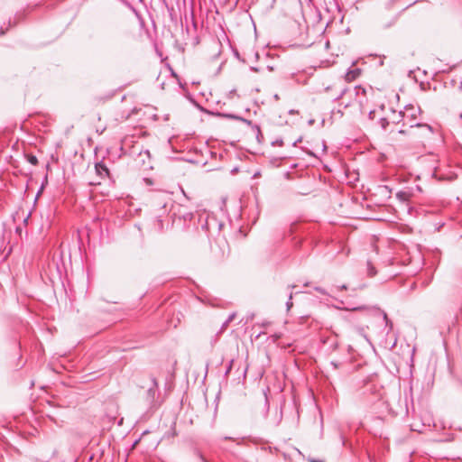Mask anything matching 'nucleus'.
Returning a JSON list of instances; mask_svg holds the SVG:
<instances>
[{
	"label": "nucleus",
	"instance_id": "1",
	"mask_svg": "<svg viewBox=\"0 0 462 462\" xmlns=\"http://www.w3.org/2000/svg\"><path fill=\"white\" fill-rule=\"evenodd\" d=\"M154 203L161 209H163L164 212L167 210L169 207H171V210H173V217L182 218L184 221H189L193 217L192 212H188L185 210H181L182 206L177 205L174 207L172 205V199L168 194H162L157 196L154 199Z\"/></svg>",
	"mask_w": 462,
	"mask_h": 462
},
{
	"label": "nucleus",
	"instance_id": "2",
	"mask_svg": "<svg viewBox=\"0 0 462 462\" xmlns=\"http://www.w3.org/2000/svg\"><path fill=\"white\" fill-rule=\"evenodd\" d=\"M420 114V106L413 105H407L403 111H399L398 116L404 118L410 127H426L430 132H432V127L428 124H420L416 122L418 116Z\"/></svg>",
	"mask_w": 462,
	"mask_h": 462
},
{
	"label": "nucleus",
	"instance_id": "3",
	"mask_svg": "<svg viewBox=\"0 0 462 462\" xmlns=\"http://www.w3.org/2000/svg\"><path fill=\"white\" fill-rule=\"evenodd\" d=\"M159 394L158 383L155 378H152V384L146 392V400L149 403H153Z\"/></svg>",
	"mask_w": 462,
	"mask_h": 462
},
{
	"label": "nucleus",
	"instance_id": "4",
	"mask_svg": "<svg viewBox=\"0 0 462 462\" xmlns=\"http://www.w3.org/2000/svg\"><path fill=\"white\" fill-rule=\"evenodd\" d=\"M95 170L97 174L101 178L104 179L105 177L110 178V171L103 162H97L95 164Z\"/></svg>",
	"mask_w": 462,
	"mask_h": 462
},
{
	"label": "nucleus",
	"instance_id": "5",
	"mask_svg": "<svg viewBox=\"0 0 462 462\" xmlns=\"http://www.w3.org/2000/svg\"><path fill=\"white\" fill-rule=\"evenodd\" d=\"M237 120L242 121L243 123L246 124L247 125L251 126L252 129L256 134V138L259 139L260 136L262 137L261 128L258 125L254 124L251 120L245 119L244 117L238 118ZM260 142V140H258Z\"/></svg>",
	"mask_w": 462,
	"mask_h": 462
},
{
	"label": "nucleus",
	"instance_id": "6",
	"mask_svg": "<svg viewBox=\"0 0 462 462\" xmlns=\"http://www.w3.org/2000/svg\"><path fill=\"white\" fill-rule=\"evenodd\" d=\"M376 311L381 314L383 316V320L385 321V326L389 328V331L392 330L393 328V323L392 321L388 319V316L387 314L385 313V311L382 310L381 309L377 308L376 309Z\"/></svg>",
	"mask_w": 462,
	"mask_h": 462
},
{
	"label": "nucleus",
	"instance_id": "7",
	"mask_svg": "<svg viewBox=\"0 0 462 462\" xmlns=\"http://www.w3.org/2000/svg\"><path fill=\"white\" fill-rule=\"evenodd\" d=\"M409 193L406 192V191H399L397 192L396 194V198L401 201V202H406L408 199H409Z\"/></svg>",
	"mask_w": 462,
	"mask_h": 462
},
{
	"label": "nucleus",
	"instance_id": "8",
	"mask_svg": "<svg viewBox=\"0 0 462 462\" xmlns=\"http://www.w3.org/2000/svg\"><path fill=\"white\" fill-rule=\"evenodd\" d=\"M235 317H236V313L235 312L231 313L228 316V318L223 322V324H222V326L220 328V331L221 332L224 331L226 328L228 324L235 319Z\"/></svg>",
	"mask_w": 462,
	"mask_h": 462
},
{
	"label": "nucleus",
	"instance_id": "9",
	"mask_svg": "<svg viewBox=\"0 0 462 462\" xmlns=\"http://www.w3.org/2000/svg\"><path fill=\"white\" fill-rule=\"evenodd\" d=\"M43 0H25L28 8H34L42 5Z\"/></svg>",
	"mask_w": 462,
	"mask_h": 462
},
{
	"label": "nucleus",
	"instance_id": "10",
	"mask_svg": "<svg viewBox=\"0 0 462 462\" xmlns=\"http://www.w3.org/2000/svg\"><path fill=\"white\" fill-rule=\"evenodd\" d=\"M25 158L29 163L32 165H37L38 164V159L34 154H25Z\"/></svg>",
	"mask_w": 462,
	"mask_h": 462
},
{
	"label": "nucleus",
	"instance_id": "11",
	"mask_svg": "<svg viewBox=\"0 0 462 462\" xmlns=\"http://www.w3.org/2000/svg\"><path fill=\"white\" fill-rule=\"evenodd\" d=\"M367 273H368V275L371 277H373L376 274V270L372 265V263L370 262H367Z\"/></svg>",
	"mask_w": 462,
	"mask_h": 462
},
{
	"label": "nucleus",
	"instance_id": "12",
	"mask_svg": "<svg viewBox=\"0 0 462 462\" xmlns=\"http://www.w3.org/2000/svg\"><path fill=\"white\" fill-rule=\"evenodd\" d=\"M217 116H222V117H225V118H231V119H235V120H237L238 118H240L239 116H236V115H233V114H222V113H218Z\"/></svg>",
	"mask_w": 462,
	"mask_h": 462
},
{
	"label": "nucleus",
	"instance_id": "13",
	"mask_svg": "<svg viewBox=\"0 0 462 462\" xmlns=\"http://www.w3.org/2000/svg\"><path fill=\"white\" fill-rule=\"evenodd\" d=\"M380 124L383 129H386V127L389 125V121L386 118L383 117L380 119Z\"/></svg>",
	"mask_w": 462,
	"mask_h": 462
},
{
	"label": "nucleus",
	"instance_id": "14",
	"mask_svg": "<svg viewBox=\"0 0 462 462\" xmlns=\"http://www.w3.org/2000/svg\"><path fill=\"white\" fill-rule=\"evenodd\" d=\"M292 306V293L290 294L289 299L286 302L287 310H290Z\"/></svg>",
	"mask_w": 462,
	"mask_h": 462
},
{
	"label": "nucleus",
	"instance_id": "15",
	"mask_svg": "<svg viewBox=\"0 0 462 462\" xmlns=\"http://www.w3.org/2000/svg\"><path fill=\"white\" fill-rule=\"evenodd\" d=\"M315 291L319 292L320 294H323V295H327L328 294L326 290L321 288V287H315Z\"/></svg>",
	"mask_w": 462,
	"mask_h": 462
},
{
	"label": "nucleus",
	"instance_id": "16",
	"mask_svg": "<svg viewBox=\"0 0 462 462\" xmlns=\"http://www.w3.org/2000/svg\"><path fill=\"white\" fill-rule=\"evenodd\" d=\"M273 145H279V146H282L283 145V141L282 139H279V140H276V141H273L272 143Z\"/></svg>",
	"mask_w": 462,
	"mask_h": 462
},
{
	"label": "nucleus",
	"instance_id": "17",
	"mask_svg": "<svg viewBox=\"0 0 462 462\" xmlns=\"http://www.w3.org/2000/svg\"><path fill=\"white\" fill-rule=\"evenodd\" d=\"M233 362H234L233 360H231V361L229 362V365H228V366L226 367V372H225V374H226H226H228L230 373V371H231V369H232Z\"/></svg>",
	"mask_w": 462,
	"mask_h": 462
},
{
	"label": "nucleus",
	"instance_id": "18",
	"mask_svg": "<svg viewBox=\"0 0 462 462\" xmlns=\"http://www.w3.org/2000/svg\"><path fill=\"white\" fill-rule=\"evenodd\" d=\"M43 189H44V183H42V186H41V188L39 189V190H38V192H37V196H36V197H39V196H40V194L42 192Z\"/></svg>",
	"mask_w": 462,
	"mask_h": 462
},
{
	"label": "nucleus",
	"instance_id": "19",
	"mask_svg": "<svg viewBox=\"0 0 462 462\" xmlns=\"http://www.w3.org/2000/svg\"><path fill=\"white\" fill-rule=\"evenodd\" d=\"M402 120H405L404 118H401L398 116L393 120V123L399 124Z\"/></svg>",
	"mask_w": 462,
	"mask_h": 462
},
{
	"label": "nucleus",
	"instance_id": "20",
	"mask_svg": "<svg viewBox=\"0 0 462 462\" xmlns=\"http://www.w3.org/2000/svg\"><path fill=\"white\" fill-rule=\"evenodd\" d=\"M346 89L344 88L343 90H341L340 94L336 97V99H339L340 97H342V96L346 93Z\"/></svg>",
	"mask_w": 462,
	"mask_h": 462
},
{
	"label": "nucleus",
	"instance_id": "21",
	"mask_svg": "<svg viewBox=\"0 0 462 462\" xmlns=\"http://www.w3.org/2000/svg\"><path fill=\"white\" fill-rule=\"evenodd\" d=\"M337 342H334L331 344L330 347L333 349V350H336L337 348Z\"/></svg>",
	"mask_w": 462,
	"mask_h": 462
},
{
	"label": "nucleus",
	"instance_id": "22",
	"mask_svg": "<svg viewBox=\"0 0 462 462\" xmlns=\"http://www.w3.org/2000/svg\"><path fill=\"white\" fill-rule=\"evenodd\" d=\"M330 365H333V367H334L335 369L338 367V364H337V363H336V362H334V361H331V362H330Z\"/></svg>",
	"mask_w": 462,
	"mask_h": 462
},
{
	"label": "nucleus",
	"instance_id": "23",
	"mask_svg": "<svg viewBox=\"0 0 462 462\" xmlns=\"http://www.w3.org/2000/svg\"><path fill=\"white\" fill-rule=\"evenodd\" d=\"M301 142V137L297 139L295 142L292 143V146H296L298 143Z\"/></svg>",
	"mask_w": 462,
	"mask_h": 462
},
{
	"label": "nucleus",
	"instance_id": "24",
	"mask_svg": "<svg viewBox=\"0 0 462 462\" xmlns=\"http://www.w3.org/2000/svg\"><path fill=\"white\" fill-rule=\"evenodd\" d=\"M42 183H44V186L48 183V175L47 174L44 176Z\"/></svg>",
	"mask_w": 462,
	"mask_h": 462
},
{
	"label": "nucleus",
	"instance_id": "25",
	"mask_svg": "<svg viewBox=\"0 0 462 462\" xmlns=\"http://www.w3.org/2000/svg\"><path fill=\"white\" fill-rule=\"evenodd\" d=\"M374 110H372V111H370V112H369V118H370V119H373V118H374V117H373V115H374Z\"/></svg>",
	"mask_w": 462,
	"mask_h": 462
},
{
	"label": "nucleus",
	"instance_id": "26",
	"mask_svg": "<svg viewBox=\"0 0 462 462\" xmlns=\"http://www.w3.org/2000/svg\"><path fill=\"white\" fill-rule=\"evenodd\" d=\"M310 462H323V461L318 460V459H315V458H310Z\"/></svg>",
	"mask_w": 462,
	"mask_h": 462
},
{
	"label": "nucleus",
	"instance_id": "27",
	"mask_svg": "<svg viewBox=\"0 0 462 462\" xmlns=\"http://www.w3.org/2000/svg\"><path fill=\"white\" fill-rule=\"evenodd\" d=\"M235 56H236L237 59H240V55H239V53H238V51H235Z\"/></svg>",
	"mask_w": 462,
	"mask_h": 462
},
{
	"label": "nucleus",
	"instance_id": "28",
	"mask_svg": "<svg viewBox=\"0 0 462 462\" xmlns=\"http://www.w3.org/2000/svg\"><path fill=\"white\" fill-rule=\"evenodd\" d=\"M161 217H162V216H158V217H157V218H158V222H159V223H160V225L162 226V220L161 219Z\"/></svg>",
	"mask_w": 462,
	"mask_h": 462
},
{
	"label": "nucleus",
	"instance_id": "29",
	"mask_svg": "<svg viewBox=\"0 0 462 462\" xmlns=\"http://www.w3.org/2000/svg\"><path fill=\"white\" fill-rule=\"evenodd\" d=\"M273 97H274L276 100H279V99H280V97H279L278 94H275V95L273 96Z\"/></svg>",
	"mask_w": 462,
	"mask_h": 462
},
{
	"label": "nucleus",
	"instance_id": "30",
	"mask_svg": "<svg viewBox=\"0 0 462 462\" xmlns=\"http://www.w3.org/2000/svg\"><path fill=\"white\" fill-rule=\"evenodd\" d=\"M144 153H145L148 157H150V152H149L148 150H146V151L144 152Z\"/></svg>",
	"mask_w": 462,
	"mask_h": 462
},
{
	"label": "nucleus",
	"instance_id": "31",
	"mask_svg": "<svg viewBox=\"0 0 462 462\" xmlns=\"http://www.w3.org/2000/svg\"><path fill=\"white\" fill-rule=\"evenodd\" d=\"M340 289H341V290H346V285H342V286L340 287Z\"/></svg>",
	"mask_w": 462,
	"mask_h": 462
},
{
	"label": "nucleus",
	"instance_id": "32",
	"mask_svg": "<svg viewBox=\"0 0 462 462\" xmlns=\"http://www.w3.org/2000/svg\"><path fill=\"white\" fill-rule=\"evenodd\" d=\"M364 309V307H357V308H354L355 310H362Z\"/></svg>",
	"mask_w": 462,
	"mask_h": 462
},
{
	"label": "nucleus",
	"instance_id": "33",
	"mask_svg": "<svg viewBox=\"0 0 462 462\" xmlns=\"http://www.w3.org/2000/svg\"><path fill=\"white\" fill-rule=\"evenodd\" d=\"M404 132H405L404 130H400L399 131L400 134H404Z\"/></svg>",
	"mask_w": 462,
	"mask_h": 462
},
{
	"label": "nucleus",
	"instance_id": "34",
	"mask_svg": "<svg viewBox=\"0 0 462 462\" xmlns=\"http://www.w3.org/2000/svg\"><path fill=\"white\" fill-rule=\"evenodd\" d=\"M261 332L259 334L256 335V338H258L260 336H261Z\"/></svg>",
	"mask_w": 462,
	"mask_h": 462
},
{
	"label": "nucleus",
	"instance_id": "35",
	"mask_svg": "<svg viewBox=\"0 0 462 462\" xmlns=\"http://www.w3.org/2000/svg\"><path fill=\"white\" fill-rule=\"evenodd\" d=\"M231 437H225V439H231Z\"/></svg>",
	"mask_w": 462,
	"mask_h": 462
},
{
	"label": "nucleus",
	"instance_id": "36",
	"mask_svg": "<svg viewBox=\"0 0 462 462\" xmlns=\"http://www.w3.org/2000/svg\"><path fill=\"white\" fill-rule=\"evenodd\" d=\"M2 34H4V32H3V31L0 32V35H2Z\"/></svg>",
	"mask_w": 462,
	"mask_h": 462
}]
</instances>
